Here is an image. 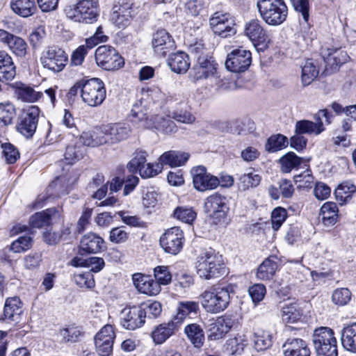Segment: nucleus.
Returning <instances> with one entry per match:
<instances>
[{"mask_svg": "<svg viewBox=\"0 0 356 356\" xmlns=\"http://www.w3.org/2000/svg\"><path fill=\"white\" fill-rule=\"evenodd\" d=\"M22 305L18 297L7 298L3 310L5 318L13 321H18L22 312Z\"/></svg>", "mask_w": 356, "mask_h": 356, "instance_id": "nucleus-36", "label": "nucleus"}, {"mask_svg": "<svg viewBox=\"0 0 356 356\" xmlns=\"http://www.w3.org/2000/svg\"><path fill=\"white\" fill-rule=\"evenodd\" d=\"M15 76L16 67L12 56L6 51H0V81H11Z\"/></svg>", "mask_w": 356, "mask_h": 356, "instance_id": "nucleus-26", "label": "nucleus"}, {"mask_svg": "<svg viewBox=\"0 0 356 356\" xmlns=\"http://www.w3.org/2000/svg\"><path fill=\"white\" fill-rule=\"evenodd\" d=\"M32 246V238L30 236H21L13 241L10 249L15 253L28 250Z\"/></svg>", "mask_w": 356, "mask_h": 356, "instance_id": "nucleus-57", "label": "nucleus"}, {"mask_svg": "<svg viewBox=\"0 0 356 356\" xmlns=\"http://www.w3.org/2000/svg\"><path fill=\"white\" fill-rule=\"evenodd\" d=\"M16 95L17 98L22 102L31 103L37 102L42 96L41 92L36 91L34 88L25 85H22L16 90Z\"/></svg>", "mask_w": 356, "mask_h": 356, "instance_id": "nucleus-46", "label": "nucleus"}, {"mask_svg": "<svg viewBox=\"0 0 356 356\" xmlns=\"http://www.w3.org/2000/svg\"><path fill=\"white\" fill-rule=\"evenodd\" d=\"M204 211L212 222L217 225L224 222L227 218L229 207L225 197L219 193H214L206 198Z\"/></svg>", "mask_w": 356, "mask_h": 356, "instance_id": "nucleus-7", "label": "nucleus"}, {"mask_svg": "<svg viewBox=\"0 0 356 356\" xmlns=\"http://www.w3.org/2000/svg\"><path fill=\"white\" fill-rule=\"evenodd\" d=\"M176 332L175 327L165 322L154 327L151 332V338L154 344L161 345Z\"/></svg>", "mask_w": 356, "mask_h": 356, "instance_id": "nucleus-30", "label": "nucleus"}, {"mask_svg": "<svg viewBox=\"0 0 356 356\" xmlns=\"http://www.w3.org/2000/svg\"><path fill=\"white\" fill-rule=\"evenodd\" d=\"M261 181L259 175L250 171L242 175L239 178V184L243 190L257 186Z\"/></svg>", "mask_w": 356, "mask_h": 356, "instance_id": "nucleus-54", "label": "nucleus"}, {"mask_svg": "<svg viewBox=\"0 0 356 356\" xmlns=\"http://www.w3.org/2000/svg\"><path fill=\"white\" fill-rule=\"evenodd\" d=\"M190 78L193 82L208 79L219 89L228 88L226 86L228 83L227 81L220 79L218 76L217 63L208 56H200L197 58V63L190 72Z\"/></svg>", "mask_w": 356, "mask_h": 356, "instance_id": "nucleus-3", "label": "nucleus"}, {"mask_svg": "<svg viewBox=\"0 0 356 356\" xmlns=\"http://www.w3.org/2000/svg\"><path fill=\"white\" fill-rule=\"evenodd\" d=\"M80 248L89 254H97L106 250L104 240L95 233L83 235L80 241Z\"/></svg>", "mask_w": 356, "mask_h": 356, "instance_id": "nucleus-23", "label": "nucleus"}, {"mask_svg": "<svg viewBox=\"0 0 356 356\" xmlns=\"http://www.w3.org/2000/svg\"><path fill=\"white\" fill-rule=\"evenodd\" d=\"M168 63L170 69L177 74L186 73L190 67L188 56L183 51L171 54Z\"/></svg>", "mask_w": 356, "mask_h": 356, "instance_id": "nucleus-33", "label": "nucleus"}, {"mask_svg": "<svg viewBox=\"0 0 356 356\" xmlns=\"http://www.w3.org/2000/svg\"><path fill=\"white\" fill-rule=\"evenodd\" d=\"M341 340L346 350L356 353V323L342 330Z\"/></svg>", "mask_w": 356, "mask_h": 356, "instance_id": "nucleus-39", "label": "nucleus"}, {"mask_svg": "<svg viewBox=\"0 0 356 356\" xmlns=\"http://www.w3.org/2000/svg\"><path fill=\"white\" fill-rule=\"evenodd\" d=\"M248 347V340L244 334H237L229 338L224 346L225 352L229 355L240 356Z\"/></svg>", "mask_w": 356, "mask_h": 356, "instance_id": "nucleus-28", "label": "nucleus"}, {"mask_svg": "<svg viewBox=\"0 0 356 356\" xmlns=\"http://www.w3.org/2000/svg\"><path fill=\"white\" fill-rule=\"evenodd\" d=\"M160 162L156 163H147L140 169L139 174L143 178L154 177L162 171Z\"/></svg>", "mask_w": 356, "mask_h": 356, "instance_id": "nucleus-59", "label": "nucleus"}, {"mask_svg": "<svg viewBox=\"0 0 356 356\" xmlns=\"http://www.w3.org/2000/svg\"><path fill=\"white\" fill-rule=\"evenodd\" d=\"M254 348L257 350L261 351L267 349L272 344L270 334L264 330H258L254 334Z\"/></svg>", "mask_w": 356, "mask_h": 356, "instance_id": "nucleus-49", "label": "nucleus"}, {"mask_svg": "<svg viewBox=\"0 0 356 356\" xmlns=\"http://www.w3.org/2000/svg\"><path fill=\"white\" fill-rule=\"evenodd\" d=\"M132 280L135 287L141 293L154 296L158 295L161 291V287L159 286V283L149 275L135 273L132 276Z\"/></svg>", "mask_w": 356, "mask_h": 356, "instance_id": "nucleus-20", "label": "nucleus"}, {"mask_svg": "<svg viewBox=\"0 0 356 356\" xmlns=\"http://www.w3.org/2000/svg\"><path fill=\"white\" fill-rule=\"evenodd\" d=\"M143 129H153L161 130L165 134L176 131L175 122L169 118H160V121H153L152 119H146L143 124Z\"/></svg>", "mask_w": 356, "mask_h": 356, "instance_id": "nucleus-42", "label": "nucleus"}, {"mask_svg": "<svg viewBox=\"0 0 356 356\" xmlns=\"http://www.w3.org/2000/svg\"><path fill=\"white\" fill-rule=\"evenodd\" d=\"M146 106L143 104V102L141 99L137 101L134 105L131 111V120L134 122L140 123V127H143V124L147 118Z\"/></svg>", "mask_w": 356, "mask_h": 356, "instance_id": "nucleus-51", "label": "nucleus"}, {"mask_svg": "<svg viewBox=\"0 0 356 356\" xmlns=\"http://www.w3.org/2000/svg\"><path fill=\"white\" fill-rule=\"evenodd\" d=\"M74 281L81 288L92 289L95 285L93 275L90 272L76 274Z\"/></svg>", "mask_w": 356, "mask_h": 356, "instance_id": "nucleus-60", "label": "nucleus"}, {"mask_svg": "<svg viewBox=\"0 0 356 356\" xmlns=\"http://www.w3.org/2000/svg\"><path fill=\"white\" fill-rule=\"evenodd\" d=\"M56 214L57 212L54 209H49L33 215L30 218L29 223L33 227L41 228L49 225L51 218Z\"/></svg>", "mask_w": 356, "mask_h": 356, "instance_id": "nucleus-44", "label": "nucleus"}, {"mask_svg": "<svg viewBox=\"0 0 356 356\" xmlns=\"http://www.w3.org/2000/svg\"><path fill=\"white\" fill-rule=\"evenodd\" d=\"M152 47L154 51L161 56L175 47L172 36L164 29L158 30L152 36Z\"/></svg>", "mask_w": 356, "mask_h": 356, "instance_id": "nucleus-21", "label": "nucleus"}, {"mask_svg": "<svg viewBox=\"0 0 356 356\" xmlns=\"http://www.w3.org/2000/svg\"><path fill=\"white\" fill-rule=\"evenodd\" d=\"M143 129H153L161 130L165 134L176 131L175 122L169 118H160V121H153L152 119H146L143 124Z\"/></svg>", "mask_w": 356, "mask_h": 356, "instance_id": "nucleus-41", "label": "nucleus"}, {"mask_svg": "<svg viewBox=\"0 0 356 356\" xmlns=\"http://www.w3.org/2000/svg\"><path fill=\"white\" fill-rule=\"evenodd\" d=\"M234 294L230 286H213L200 295L202 308L208 313L218 314L225 310Z\"/></svg>", "mask_w": 356, "mask_h": 356, "instance_id": "nucleus-1", "label": "nucleus"}, {"mask_svg": "<svg viewBox=\"0 0 356 356\" xmlns=\"http://www.w3.org/2000/svg\"><path fill=\"white\" fill-rule=\"evenodd\" d=\"M294 181L298 184V188H311L314 181V177L311 173V170H307L302 173L296 175L294 177Z\"/></svg>", "mask_w": 356, "mask_h": 356, "instance_id": "nucleus-64", "label": "nucleus"}, {"mask_svg": "<svg viewBox=\"0 0 356 356\" xmlns=\"http://www.w3.org/2000/svg\"><path fill=\"white\" fill-rule=\"evenodd\" d=\"M318 73L315 62L311 59L307 60L302 67L301 80L303 86L310 84L318 76Z\"/></svg>", "mask_w": 356, "mask_h": 356, "instance_id": "nucleus-45", "label": "nucleus"}, {"mask_svg": "<svg viewBox=\"0 0 356 356\" xmlns=\"http://www.w3.org/2000/svg\"><path fill=\"white\" fill-rule=\"evenodd\" d=\"M302 316V310L296 303H290L282 308L281 318L284 323H297L300 320Z\"/></svg>", "mask_w": 356, "mask_h": 356, "instance_id": "nucleus-40", "label": "nucleus"}, {"mask_svg": "<svg viewBox=\"0 0 356 356\" xmlns=\"http://www.w3.org/2000/svg\"><path fill=\"white\" fill-rule=\"evenodd\" d=\"M193 183L195 189L205 191L216 188L220 184L219 179L209 173L204 166H197L191 170Z\"/></svg>", "mask_w": 356, "mask_h": 356, "instance_id": "nucleus-17", "label": "nucleus"}, {"mask_svg": "<svg viewBox=\"0 0 356 356\" xmlns=\"http://www.w3.org/2000/svg\"><path fill=\"white\" fill-rule=\"evenodd\" d=\"M287 217V211L282 207L275 208L271 214L272 227L277 231L282 226Z\"/></svg>", "mask_w": 356, "mask_h": 356, "instance_id": "nucleus-58", "label": "nucleus"}, {"mask_svg": "<svg viewBox=\"0 0 356 356\" xmlns=\"http://www.w3.org/2000/svg\"><path fill=\"white\" fill-rule=\"evenodd\" d=\"M0 42L7 46L16 56L24 58L27 54L28 45L19 36L13 35L3 29H0Z\"/></svg>", "mask_w": 356, "mask_h": 356, "instance_id": "nucleus-19", "label": "nucleus"}, {"mask_svg": "<svg viewBox=\"0 0 356 356\" xmlns=\"http://www.w3.org/2000/svg\"><path fill=\"white\" fill-rule=\"evenodd\" d=\"M82 90V101L89 106L95 107L101 105L106 96L104 82L98 78L85 79Z\"/></svg>", "mask_w": 356, "mask_h": 356, "instance_id": "nucleus-8", "label": "nucleus"}, {"mask_svg": "<svg viewBox=\"0 0 356 356\" xmlns=\"http://www.w3.org/2000/svg\"><path fill=\"white\" fill-rule=\"evenodd\" d=\"M277 268L278 259L275 256H270L259 266L257 277L261 280H269L273 277Z\"/></svg>", "mask_w": 356, "mask_h": 356, "instance_id": "nucleus-31", "label": "nucleus"}, {"mask_svg": "<svg viewBox=\"0 0 356 356\" xmlns=\"http://www.w3.org/2000/svg\"><path fill=\"white\" fill-rule=\"evenodd\" d=\"M352 293L348 288L336 289L332 294V302L338 306H344L351 300Z\"/></svg>", "mask_w": 356, "mask_h": 356, "instance_id": "nucleus-53", "label": "nucleus"}, {"mask_svg": "<svg viewBox=\"0 0 356 356\" xmlns=\"http://www.w3.org/2000/svg\"><path fill=\"white\" fill-rule=\"evenodd\" d=\"M184 241V233L177 227L167 229L160 238V244L163 250L174 255L181 250Z\"/></svg>", "mask_w": 356, "mask_h": 356, "instance_id": "nucleus-14", "label": "nucleus"}, {"mask_svg": "<svg viewBox=\"0 0 356 356\" xmlns=\"http://www.w3.org/2000/svg\"><path fill=\"white\" fill-rule=\"evenodd\" d=\"M12 10L19 16L28 17L37 10L34 0H13L10 2Z\"/></svg>", "mask_w": 356, "mask_h": 356, "instance_id": "nucleus-34", "label": "nucleus"}, {"mask_svg": "<svg viewBox=\"0 0 356 356\" xmlns=\"http://www.w3.org/2000/svg\"><path fill=\"white\" fill-rule=\"evenodd\" d=\"M302 161V158L298 157L292 152L286 154L280 159L282 172L284 173L290 172L293 169L300 165Z\"/></svg>", "mask_w": 356, "mask_h": 356, "instance_id": "nucleus-47", "label": "nucleus"}, {"mask_svg": "<svg viewBox=\"0 0 356 356\" xmlns=\"http://www.w3.org/2000/svg\"><path fill=\"white\" fill-rule=\"evenodd\" d=\"M97 64L106 70H118L124 64V58L118 51L108 45L99 47L95 51Z\"/></svg>", "mask_w": 356, "mask_h": 356, "instance_id": "nucleus-10", "label": "nucleus"}, {"mask_svg": "<svg viewBox=\"0 0 356 356\" xmlns=\"http://www.w3.org/2000/svg\"><path fill=\"white\" fill-rule=\"evenodd\" d=\"M213 33L222 38H227L236 33L233 17L229 13H215L209 19Z\"/></svg>", "mask_w": 356, "mask_h": 356, "instance_id": "nucleus-12", "label": "nucleus"}, {"mask_svg": "<svg viewBox=\"0 0 356 356\" xmlns=\"http://www.w3.org/2000/svg\"><path fill=\"white\" fill-rule=\"evenodd\" d=\"M244 34L252 42L254 46L265 43L267 40L266 33L260 21L257 19H252L245 23Z\"/></svg>", "mask_w": 356, "mask_h": 356, "instance_id": "nucleus-22", "label": "nucleus"}, {"mask_svg": "<svg viewBox=\"0 0 356 356\" xmlns=\"http://www.w3.org/2000/svg\"><path fill=\"white\" fill-rule=\"evenodd\" d=\"M184 332L188 339L196 348L202 346L204 341V334L201 327L197 323H191L186 325Z\"/></svg>", "mask_w": 356, "mask_h": 356, "instance_id": "nucleus-43", "label": "nucleus"}, {"mask_svg": "<svg viewBox=\"0 0 356 356\" xmlns=\"http://www.w3.org/2000/svg\"><path fill=\"white\" fill-rule=\"evenodd\" d=\"M338 207L333 202L324 203L320 209V216L325 226H331L336 223L338 218Z\"/></svg>", "mask_w": 356, "mask_h": 356, "instance_id": "nucleus-37", "label": "nucleus"}, {"mask_svg": "<svg viewBox=\"0 0 356 356\" xmlns=\"http://www.w3.org/2000/svg\"><path fill=\"white\" fill-rule=\"evenodd\" d=\"M102 126L96 127L93 130L83 131L79 138L80 142L86 146L98 147L106 145V140Z\"/></svg>", "mask_w": 356, "mask_h": 356, "instance_id": "nucleus-29", "label": "nucleus"}, {"mask_svg": "<svg viewBox=\"0 0 356 356\" xmlns=\"http://www.w3.org/2000/svg\"><path fill=\"white\" fill-rule=\"evenodd\" d=\"M232 320L227 316L218 317L213 323L210 324L209 338L211 340L222 339L232 329Z\"/></svg>", "mask_w": 356, "mask_h": 356, "instance_id": "nucleus-27", "label": "nucleus"}, {"mask_svg": "<svg viewBox=\"0 0 356 356\" xmlns=\"http://www.w3.org/2000/svg\"><path fill=\"white\" fill-rule=\"evenodd\" d=\"M83 152L84 148L83 147L70 145L66 147L64 156L65 160L69 163H71L81 159L83 155Z\"/></svg>", "mask_w": 356, "mask_h": 356, "instance_id": "nucleus-62", "label": "nucleus"}, {"mask_svg": "<svg viewBox=\"0 0 356 356\" xmlns=\"http://www.w3.org/2000/svg\"><path fill=\"white\" fill-rule=\"evenodd\" d=\"M3 149V155L9 164L16 162L19 158V152L17 149L10 143H3L1 145Z\"/></svg>", "mask_w": 356, "mask_h": 356, "instance_id": "nucleus-61", "label": "nucleus"}, {"mask_svg": "<svg viewBox=\"0 0 356 356\" xmlns=\"http://www.w3.org/2000/svg\"><path fill=\"white\" fill-rule=\"evenodd\" d=\"M287 145V138L282 134H277L268 138L266 148L269 152H275L286 147Z\"/></svg>", "mask_w": 356, "mask_h": 356, "instance_id": "nucleus-55", "label": "nucleus"}, {"mask_svg": "<svg viewBox=\"0 0 356 356\" xmlns=\"http://www.w3.org/2000/svg\"><path fill=\"white\" fill-rule=\"evenodd\" d=\"M175 218L187 224H192L196 218V213L192 208L177 207L173 213Z\"/></svg>", "mask_w": 356, "mask_h": 356, "instance_id": "nucleus-52", "label": "nucleus"}, {"mask_svg": "<svg viewBox=\"0 0 356 356\" xmlns=\"http://www.w3.org/2000/svg\"><path fill=\"white\" fill-rule=\"evenodd\" d=\"M195 268L199 277L206 280L219 277L225 273L222 255L212 248L205 250L198 255Z\"/></svg>", "mask_w": 356, "mask_h": 356, "instance_id": "nucleus-2", "label": "nucleus"}, {"mask_svg": "<svg viewBox=\"0 0 356 356\" xmlns=\"http://www.w3.org/2000/svg\"><path fill=\"white\" fill-rule=\"evenodd\" d=\"M155 281L161 285H168L171 282L172 275L166 266H158L154 268Z\"/></svg>", "mask_w": 356, "mask_h": 356, "instance_id": "nucleus-56", "label": "nucleus"}, {"mask_svg": "<svg viewBox=\"0 0 356 356\" xmlns=\"http://www.w3.org/2000/svg\"><path fill=\"white\" fill-rule=\"evenodd\" d=\"M67 18L80 23L92 24L99 16V4L94 0H79L65 9Z\"/></svg>", "mask_w": 356, "mask_h": 356, "instance_id": "nucleus-4", "label": "nucleus"}, {"mask_svg": "<svg viewBox=\"0 0 356 356\" xmlns=\"http://www.w3.org/2000/svg\"><path fill=\"white\" fill-rule=\"evenodd\" d=\"M321 54L325 63L332 68H336L350 59L347 53L340 48L323 47Z\"/></svg>", "mask_w": 356, "mask_h": 356, "instance_id": "nucleus-24", "label": "nucleus"}, {"mask_svg": "<svg viewBox=\"0 0 356 356\" xmlns=\"http://www.w3.org/2000/svg\"><path fill=\"white\" fill-rule=\"evenodd\" d=\"M252 63V54L249 50L240 47L232 50L227 56L226 68L234 73L245 72Z\"/></svg>", "mask_w": 356, "mask_h": 356, "instance_id": "nucleus-11", "label": "nucleus"}, {"mask_svg": "<svg viewBox=\"0 0 356 356\" xmlns=\"http://www.w3.org/2000/svg\"><path fill=\"white\" fill-rule=\"evenodd\" d=\"M145 312L139 307H127L120 314V324L129 330L140 327L145 323Z\"/></svg>", "mask_w": 356, "mask_h": 356, "instance_id": "nucleus-16", "label": "nucleus"}, {"mask_svg": "<svg viewBox=\"0 0 356 356\" xmlns=\"http://www.w3.org/2000/svg\"><path fill=\"white\" fill-rule=\"evenodd\" d=\"M284 356H310V350L305 341L289 338L283 345Z\"/></svg>", "mask_w": 356, "mask_h": 356, "instance_id": "nucleus-25", "label": "nucleus"}, {"mask_svg": "<svg viewBox=\"0 0 356 356\" xmlns=\"http://www.w3.org/2000/svg\"><path fill=\"white\" fill-rule=\"evenodd\" d=\"M15 115V108L9 102L0 103V127L12 123Z\"/></svg>", "mask_w": 356, "mask_h": 356, "instance_id": "nucleus-48", "label": "nucleus"}, {"mask_svg": "<svg viewBox=\"0 0 356 356\" xmlns=\"http://www.w3.org/2000/svg\"><path fill=\"white\" fill-rule=\"evenodd\" d=\"M296 11L301 14L304 22H307L309 17V0H291Z\"/></svg>", "mask_w": 356, "mask_h": 356, "instance_id": "nucleus-63", "label": "nucleus"}, {"mask_svg": "<svg viewBox=\"0 0 356 356\" xmlns=\"http://www.w3.org/2000/svg\"><path fill=\"white\" fill-rule=\"evenodd\" d=\"M312 341L317 356H338L337 340L332 329L328 327L316 328Z\"/></svg>", "mask_w": 356, "mask_h": 356, "instance_id": "nucleus-5", "label": "nucleus"}, {"mask_svg": "<svg viewBox=\"0 0 356 356\" xmlns=\"http://www.w3.org/2000/svg\"><path fill=\"white\" fill-rule=\"evenodd\" d=\"M189 154L186 152L168 151L161 154L159 159L161 166L168 165L170 167H179L188 161Z\"/></svg>", "mask_w": 356, "mask_h": 356, "instance_id": "nucleus-32", "label": "nucleus"}, {"mask_svg": "<svg viewBox=\"0 0 356 356\" xmlns=\"http://www.w3.org/2000/svg\"><path fill=\"white\" fill-rule=\"evenodd\" d=\"M355 193L356 186L351 181H343L334 191L336 199L340 204L349 202Z\"/></svg>", "mask_w": 356, "mask_h": 356, "instance_id": "nucleus-38", "label": "nucleus"}, {"mask_svg": "<svg viewBox=\"0 0 356 356\" xmlns=\"http://www.w3.org/2000/svg\"><path fill=\"white\" fill-rule=\"evenodd\" d=\"M68 62V55L62 49L52 46L44 49L40 56L42 67L54 73L63 70Z\"/></svg>", "mask_w": 356, "mask_h": 356, "instance_id": "nucleus-9", "label": "nucleus"}, {"mask_svg": "<svg viewBox=\"0 0 356 356\" xmlns=\"http://www.w3.org/2000/svg\"><path fill=\"white\" fill-rule=\"evenodd\" d=\"M106 144L113 145L127 139L131 129L128 124L118 122L103 125Z\"/></svg>", "mask_w": 356, "mask_h": 356, "instance_id": "nucleus-18", "label": "nucleus"}, {"mask_svg": "<svg viewBox=\"0 0 356 356\" xmlns=\"http://www.w3.org/2000/svg\"><path fill=\"white\" fill-rule=\"evenodd\" d=\"M257 1L259 14L266 24L278 26L286 20L288 9L284 0Z\"/></svg>", "mask_w": 356, "mask_h": 356, "instance_id": "nucleus-6", "label": "nucleus"}, {"mask_svg": "<svg viewBox=\"0 0 356 356\" xmlns=\"http://www.w3.org/2000/svg\"><path fill=\"white\" fill-rule=\"evenodd\" d=\"M40 110L37 106H31L25 109L19 119L17 130L29 138L35 134L40 116Z\"/></svg>", "mask_w": 356, "mask_h": 356, "instance_id": "nucleus-13", "label": "nucleus"}, {"mask_svg": "<svg viewBox=\"0 0 356 356\" xmlns=\"http://www.w3.org/2000/svg\"><path fill=\"white\" fill-rule=\"evenodd\" d=\"M323 122L322 121L312 122L309 120H299L296 123L295 131L298 134H314L319 135L324 131Z\"/></svg>", "mask_w": 356, "mask_h": 356, "instance_id": "nucleus-35", "label": "nucleus"}, {"mask_svg": "<svg viewBox=\"0 0 356 356\" xmlns=\"http://www.w3.org/2000/svg\"><path fill=\"white\" fill-rule=\"evenodd\" d=\"M147 154L143 150H136L133 159L128 163L127 168L131 172L140 171L142 166H145L147 161Z\"/></svg>", "mask_w": 356, "mask_h": 356, "instance_id": "nucleus-50", "label": "nucleus"}, {"mask_svg": "<svg viewBox=\"0 0 356 356\" xmlns=\"http://www.w3.org/2000/svg\"><path fill=\"white\" fill-rule=\"evenodd\" d=\"M115 339L114 328L111 325H104L95 337V344L100 356H108L113 351Z\"/></svg>", "mask_w": 356, "mask_h": 356, "instance_id": "nucleus-15", "label": "nucleus"}]
</instances>
